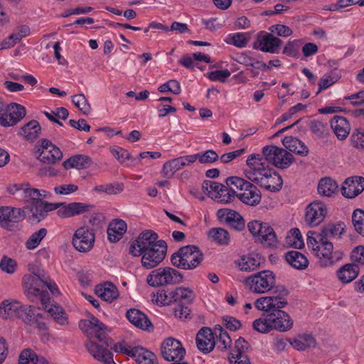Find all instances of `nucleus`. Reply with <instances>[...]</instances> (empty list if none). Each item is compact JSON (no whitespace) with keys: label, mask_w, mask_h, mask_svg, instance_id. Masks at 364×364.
<instances>
[{"label":"nucleus","mask_w":364,"mask_h":364,"mask_svg":"<svg viewBox=\"0 0 364 364\" xmlns=\"http://www.w3.org/2000/svg\"><path fill=\"white\" fill-rule=\"evenodd\" d=\"M331 127L339 140L347 138L350 131V126L346 118L334 116L331 120Z\"/></svg>","instance_id":"28"},{"label":"nucleus","mask_w":364,"mask_h":364,"mask_svg":"<svg viewBox=\"0 0 364 364\" xmlns=\"http://www.w3.org/2000/svg\"><path fill=\"white\" fill-rule=\"evenodd\" d=\"M351 219L355 232L364 237V210H355L352 213Z\"/></svg>","instance_id":"49"},{"label":"nucleus","mask_w":364,"mask_h":364,"mask_svg":"<svg viewBox=\"0 0 364 364\" xmlns=\"http://www.w3.org/2000/svg\"><path fill=\"white\" fill-rule=\"evenodd\" d=\"M364 191V178L355 176L345 180L341 188L342 195L347 198H354Z\"/></svg>","instance_id":"19"},{"label":"nucleus","mask_w":364,"mask_h":364,"mask_svg":"<svg viewBox=\"0 0 364 364\" xmlns=\"http://www.w3.org/2000/svg\"><path fill=\"white\" fill-rule=\"evenodd\" d=\"M26 217L23 210L10 206L0 207V226L12 230L15 223L22 221Z\"/></svg>","instance_id":"14"},{"label":"nucleus","mask_w":364,"mask_h":364,"mask_svg":"<svg viewBox=\"0 0 364 364\" xmlns=\"http://www.w3.org/2000/svg\"><path fill=\"white\" fill-rule=\"evenodd\" d=\"M158 235L151 230H147L141 232L136 240L131 245L129 252L134 257H139L143 252L153 247H159Z\"/></svg>","instance_id":"9"},{"label":"nucleus","mask_w":364,"mask_h":364,"mask_svg":"<svg viewBox=\"0 0 364 364\" xmlns=\"http://www.w3.org/2000/svg\"><path fill=\"white\" fill-rule=\"evenodd\" d=\"M196 341L198 350L203 353L212 351L215 345L213 333L208 327H203L198 331Z\"/></svg>","instance_id":"21"},{"label":"nucleus","mask_w":364,"mask_h":364,"mask_svg":"<svg viewBox=\"0 0 364 364\" xmlns=\"http://www.w3.org/2000/svg\"><path fill=\"white\" fill-rule=\"evenodd\" d=\"M41 132L39 122L33 119L23 125L18 134L27 141H33L39 136Z\"/></svg>","instance_id":"33"},{"label":"nucleus","mask_w":364,"mask_h":364,"mask_svg":"<svg viewBox=\"0 0 364 364\" xmlns=\"http://www.w3.org/2000/svg\"><path fill=\"white\" fill-rule=\"evenodd\" d=\"M282 144L286 149L300 156H306L309 154V149L304 142L296 137L285 136Z\"/></svg>","instance_id":"31"},{"label":"nucleus","mask_w":364,"mask_h":364,"mask_svg":"<svg viewBox=\"0 0 364 364\" xmlns=\"http://www.w3.org/2000/svg\"><path fill=\"white\" fill-rule=\"evenodd\" d=\"M72 102L83 114L87 115L90 112L91 107L83 94L73 95Z\"/></svg>","instance_id":"52"},{"label":"nucleus","mask_w":364,"mask_h":364,"mask_svg":"<svg viewBox=\"0 0 364 364\" xmlns=\"http://www.w3.org/2000/svg\"><path fill=\"white\" fill-rule=\"evenodd\" d=\"M111 153L113 156L124 166H129V164L127 162V160H132V162L136 161V159L132 158L129 152L122 148H112Z\"/></svg>","instance_id":"54"},{"label":"nucleus","mask_w":364,"mask_h":364,"mask_svg":"<svg viewBox=\"0 0 364 364\" xmlns=\"http://www.w3.org/2000/svg\"><path fill=\"white\" fill-rule=\"evenodd\" d=\"M218 192V194L215 195V200L222 203L231 202L236 194V191H231L227 185L223 184V188H219Z\"/></svg>","instance_id":"51"},{"label":"nucleus","mask_w":364,"mask_h":364,"mask_svg":"<svg viewBox=\"0 0 364 364\" xmlns=\"http://www.w3.org/2000/svg\"><path fill=\"white\" fill-rule=\"evenodd\" d=\"M245 284L252 293L266 294L274 289V295H277L275 291L279 286H276L275 274L270 270H262L247 277Z\"/></svg>","instance_id":"4"},{"label":"nucleus","mask_w":364,"mask_h":364,"mask_svg":"<svg viewBox=\"0 0 364 364\" xmlns=\"http://www.w3.org/2000/svg\"><path fill=\"white\" fill-rule=\"evenodd\" d=\"M346 225L343 222L328 223L321 229V240L329 241L331 239H339L345 232Z\"/></svg>","instance_id":"25"},{"label":"nucleus","mask_w":364,"mask_h":364,"mask_svg":"<svg viewBox=\"0 0 364 364\" xmlns=\"http://www.w3.org/2000/svg\"><path fill=\"white\" fill-rule=\"evenodd\" d=\"M360 268L355 263H348L341 266L336 272L339 281L343 284H348L353 281L358 275Z\"/></svg>","instance_id":"26"},{"label":"nucleus","mask_w":364,"mask_h":364,"mask_svg":"<svg viewBox=\"0 0 364 364\" xmlns=\"http://www.w3.org/2000/svg\"><path fill=\"white\" fill-rule=\"evenodd\" d=\"M337 188V183L330 178L321 179L318 185V192L323 196H331Z\"/></svg>","instance_id":"44"},{"label":"nucleus","mask_w":364,"mask_h":364,"mask_svg":"<svg viewBox=\"0 0 364 364\" xmlns=\"http://www.w3.org/2000/svg\"><path fill=\"white\" fill-rule=\"evenodd\" d=\"M225 182L231 191L233 190L234 191H236V190H237L239 192L242 189V188L245 186L247 187V184L250 183V181L237 176L228 177Z\"/></svg>","instance_id":"58"},{"label":"nucleus","mask_w":364,"mask_h":364,"mask_svg":"<svg viewBox=\"0 0 364 364\" xmlns=\"http://www.w3.org/2000/svg\"><path fill=\"white\" fill-rule=\"evenodd\" d=\"M321 232H316L314 231H309L307 233V245L314 252L320 245Z\"/></svg>","instance_id":"64"},{"label":"nucleus","mask_w":364,"mask_h":364,"mask_svg":"<svg viewBox=\"0 0 364 364\" xmlns=\"http://www.w3.org/2000/svg\"><path fill=\"white\" fill-rule=\"evenodd\" d=\"M237 264L240 269L244 272L254 271L260 266L259 258L253 254L243 256Z\"/></svg>","instance_id":"42"},{"label":"nucleus","mask_w":364,"mask_h":364,"mask_svg":"<svg viewBox=\"0 0 364 364\" xmlns=\"http://www.w3.org/2000/svg\"><path fill=\"white\" fill-rule=\"evenodd\" d=\"M326 214V205L322 202L314 201L306 208L305 222L311 227L318 226L323 221Z\"/></svg>","instance_id":"17"},{"label":"nucleus","mask_w":364,"mask_h":364,"mask_svg":"<svg viewBox=\"0 0 364 364\" xmlns=\"http://www.w3.org/2000/svg\"><path fill=\"white\" fill-rule=\"evenodd\" d=\"M282 183L283 181L281 176L273 170L272 173L264 178V181H262V184L259 186L271 192H277L282 188Z\"/></svg>","instance_id":"38"},{"label":"nucleus","mask_w":364,"mask_h":364,"mask_svg":"<svg viewBox=\"0 0 364 364\" xmlns=\"http://www.w3.org/2000/svg\"><path fill=\"white\" fill-rule=\"evenodd\" d=\"M127 223L122 219H114L111 221L107 228L108 240L112 242H118L126 232Z\"/></svg>","instance_id":"27"},{"label":"nucleus","mask_w":364,"mask_h":364,"mask_svg":"<svg viewBox=\"0 0 364 364\" xmlns=\"http://www.w3.org/2000/svg\"><path fill=\"white\" fill-rule=\"evenodd\" d=\"M91 159L83 154L75 155L63 161V166L65 169L77 168L84 169L90 166Z\"/></svg>","instance_id":"32"},{"label":"nucleus","mask_w":364,"mask_h":364,"mask_svg":"<svg viewBox=\"0 0 364 364\" xmlns=\"http://www.w3.org/2000/svg\"><path fill=\"white\" fill-rule=\"evenodd\" d=\"M311 131L318 138L324 137L328 134V127L323 123L319 121H311L309 124Z\"/></svg>","instance_id":"60"},{"label":"nucleus","mask_w":364,"mask_h":364,"mask_svg":"<svg viewBox=\"0 0 364 364\" xmlns=\"http://www.w3.org/2000/svg\"><path fill=\"white\" fill-rule=\"evenodd\" d=\"M208 236L219 245H228L230 241L229 232L222 228H213L210 229Z\"/></svg>","instance_id":"41"},{"label":"nucleus","mask_w":364,"mask_h":364,"mask_svg":"<svg viewBox=\"0 0 364 364\" xmlns=\"http://www.w3.org/2000/svg\"><path fill=\"white\" fill-rule=\"evenodd\" d=\"M64 204L65 203L62 205H63V208H60L57 212L58 215L62 218H69L76 215H80L88 211L91 207L90 205L83 203L74 202L68 205Z\"/></svg>","instance_id":"29"},{"label":"nucleus","mask_w":364,"mask_h":364,"mask_svg":"<svg viewBox=\"0 0 364 364\" xmlns=\"http://www.w3.org/2000/svg\"><path fill=\"white\" fill-rule=\"evenodd\" d=\"M47 234V230L44 228L33 233L26 242V247L28 250H33L38 247L41 240Z\"/></svg>","instance_id":"50"},{"label":"nucleus","mask_w":364,"mask_h":364,"mask_svg":"<svg viewBox=\"0 0 364 364\" xmlns=\"http://www.w3.org/2000/svg\"><path fill=\"white\" fill-rule=\"evenodd\" d=\"M203 254L196 245H186L181 247L171 257V264L185 270L196 268L203 260Z\"/></svg>","instance_id":"3"},{"label":"nucleus","mask_w":364,"mask_h":364,"mask_svg":"<svg viewBox=\"0 0 364 364\" xmlns=\"http://www.w3.org/2000/svg\"><path fill=\"white\" fill-rule=\"evenodd\" d=\"M26 203H30L32 205L37 203L38 201H43V199L46 198V195L41 193L37 188H31L26 187L23 189V195H22Z\"/></svg>","instance_id":"48"},{"label":"nucleus","mask_w":364,"mask_h":364,"mask_svg":"<svg viewBox=\"0 0 364 364\" xmlns=\"http://www.w3.org/2000/svg\"><path fill=\"white\" fill-rule=\"evenodd\" d=\"M247 187L249 188L246 192H236L235 196L246 205L256 206L262 199L260 191L252 183L247 184Z\"/></svg>","instance_id":"24"},{"label":"nucleus","mask_w":364,"mask_h":364,"mask_svg":"<svg viewBox=\"0 0 364 364\" xmlns=\"http://www.w3.org/2000/svg\"><path fill=\"white\" fill-rule=\"evenodd\" d=\"M261 156L265 163L267 162L282 169L287 168L294 161V157L291 153L275 145L263 147Z\"/></svg>","instance_id":"7"},{"label":"nucleus","mask_w":364,"mask_h":364,"mask_svg":"<svg viewBox=\"0 0 364 364\" xmlns=\"http://www.w3.org/2000/svg\"><path fill=\"white\" fill-rule=\"evenodd\" d=\"M41 149L38 159L43 164H54L63 158V152L60 149L53 144L50 140L43 139L40 141Z\"/></svg>","instance_id":"16"},{"label":"nucleus","mask_w":364,"mask_h":364,"mask_svg":"<svg viewBox=\"0 0 364 364\" xmlns=\"http://www.w3.org/2000/svg\"><path fill=\"white\" fill-rule=\"evenodd\" d=\"M63 203H51L46 201H38L30 208L31 215L28 220L31 223H38L47 216L48 212L58 209Z\"/></svg>","instance_id":"18"},{"label":"nucleus","mask_w":364,"mask_h":364,"mask_svg":"<svg viewBox=\"0 0 364 364\" xmlns=\"http://www.w3.org/2000/svg\"><path fill=\"white\" fill-rule=\"evenodd\" d=\"M171 297L172 303L191 304L195 299V294L191 289L181 287L171 289Z\"/></svg>","instance_id":"34"},{"label":"nucleus","mask_w":364,"mask_h":364,"mask_svg":"<svg viewBox=\"0 0 364 364\" xmlns=\"http://www.w3.org/2000/svg\"><path fill=\"white\" fill-rule=\"evenodd\" d=\"M319 258V265L322 267L331 266L343 257V252L333 251V243L327 240H321L319 247L314 253Z\"/></svg>","instance_id":"10"},{"label":"nucleus","mask_w":364,"mask_h":364,"mask_svg":"<svg viewBox=\"0 0 364 364\" xmlns=\"http://www.w3.org/2000/svg\"><path fill=\"white\" fill-rule=\"evenodd\" d=\"M247 168L245 169V177L250 181H252L260 186L262 181L268 176L273 171L264 161L263 157L259 154H250L246 161Z\"/></svg>","instance_id":"5"},{"label":"nucleus","mask_w":364,"mask_h":364,"mask_svg":"<svg viewBox=\"0 0 364 364\" xmlns=\"http://www.w3.org/2000/svg\"><path fill=\"white\" fill-rule=\"evenodd\" d=\"M219 188H223V184L211 181H205L202 184V190L209 197L215 199V195L218 194Z\"/></svg>","instance_id":"57"},{"label":"nucleus","mask_w":364,"mask_h":364,"mask_svg":"<svg viewBox=\"0 0 364 364\" xmlns=\"http://www.w3.org/2000/svg\"><path fill=\"white\" fill-rule=\"evenodd\" d=\"M301 41L300 40L289 41L285 45L283 49V54L287 55L291 58H299L300 53L299 49L301 46Z\"/></svg>","instance_id":"53"},{"label":"nucleus","mask_w":364,"mask_h":364,"mask_svg":"<svg viewBox=\"0 0 364 364\" xmlns=\"http://www.w3.org/2000/svg\"><path fill=\"white\" fill-rule=\"evenodd\" d=\"M23 305L18 301H3L0 304V316L3 319L18 317Z\"/></svg>","instance_id":"30"},{"label":"nucleus","mask_w":364,"mask_h":364,"mask_svg":"<svg viewBox=\"0 0 364 364\" xmlns=\"http://www.w3.org/2000/svg\"><path fill=\"white\" fill-rule=\"evenodd\" d=\"M350 141L355 149L364 150V127H359L353 131L350 136Z\"/></svg>","instance_id":"56"},{"label":"nucleus","mask_w":364,"mask_h":364,"mask_svg":"<svg viewBox=\"0 0 364 364\" xmlns=\"http://www.w3.org/2000/svg\"><path fill=\"white\" fill-rule=\"evenodd\" d=\"M43 282H46V277L44 275L27 274L23 277V284L28 296L41 295Z\"/></svg>","instance_id":"20"},{"label":"nucleus","mask_w":364,"mask_h":364,"mask_svg":"<svg viewBox=\"0 0 364 364\" xmlns=\"http://www.w3.org/2000/svg\"><path fill=\"white\" fill-rule=\"evenodd\" d=\"M214 333L217 337L215 343L217 344V348L218 349L220 350H225L230 348L232 345V339L228 332L225 331L221 326H215L214 328Z\"/></svg>","instance_id":"40"},{"label":"nucleus","mask_w":364,"mask_h":364,"mask_svg":"<svg viewBox=\"0 0 364 364\" xmlns=\"http://www.w3.org/2000/svg\"><path fill=\"white\" fill-rule=\"evenodd\" d=\"M161 353L166 361H182L186 355V350L178 340L168 338L161 343Z\"/></svg>","instance_id":"11"},{"label":"nucleus","mask_w":364,"mask_h":364,"mask_svg":"<svg viewBox=\"0 0 364 364\" xmlns=\"http://www.w3.org/2000/svg\"><path fill=\"white\" fill-rule=\"evenodd\" d=\"M159 247H153L142 253L141 263L146 269L156 267L165 258L167 245L164 240H159Z\"/></svg>","instance_id":"13"},{"label":"nucleus","mask_w":364,"mask_h":364,"mask_svg":"<svg viewBox=\"0 0 364 364\" xmlns=\"http://www.w3.org/2000/svg\"><path fill=\"white\" fill-rule=\"evenodd\" d=\"M250 232L267 247H274L277 243V235L274 229L267 223L260 220H252L248 223Z\"/></svg>","instance_id":"8"},{"label":"nucleus","mask_w":364,"mask_h":364,"mask_svg":"<svg viewBox=\"0 0 364 364\" xmlns=\"http://www.w3.org/2000/svg\"><path fill=\"white\" fill-rule=\"evenodd\" d=\"M139 347V346L132 347L129 346L127 343L122 342L117 343L116 344H114L113 349L115 352L122 353L132 358H134V356H136V353H137Z\"/></svg>","instance_id":"61"},{"label":"nucleus","mask_w":364,"mask_h":364,"mask_svg":"<svg viewBox=\"0 0 364 364\" xmlns=\"http://www.w3.org/2000/svg\"><path fill=\"white\" fill-rule=\"evenodd\" d=\"M95 293L99 297L107 301H112L118 296L116 287L110 282L96 286Z\"/></svg>","instance_id":"35"},{"label":"nucleus","mask_w":364,"mask_h":364,"mask_svg":"<svg viewBox=\"0 0 364 364\" xmlns=\"http://www.w3.org/2000/svg\"><path fill=\"white\" fill-rule=\"evenodd\" d=\"M93 190L95 192L106 193L107 194H117V193L122 191L123 186L119 183H117L116 185L109 183L97 186Z\"/></svg>","instance_id":"62"},{"label":"nucleus","mask_w":364,"mask_h":364,"mask_svg":"<svg viewBox=\"0 0 364 364\" xmlns=\"http://www.w3.org/2000/svg\"><path fill=\"white\" fill-rule=\"evenodd\" d=\"M194 161L197 160L202 164H210L217 161L219 159L218 154L212 149H208L205 151L198 152L193 154Z\"/></svg>","instance_id":"46"},{"label":"nucleus","mask_w":364,"mask_h":364,"mask_svg":"<svg viewBox=\"0 0 364 364\" xmlns=\"http://www.w3.org/2000/svg\"><path fill=\"white\" fill-rule=\"evenodd\" d=\"M285 258L291 267L298 269L306 268L309 264L307 258L302 253L296 250L289 251L286 254Z\"/></svg>","instance_id":"37"},{"label":"nucleus","mask_w":364,"mask_h":364,"mask_svg":"<svg viewBox=\"0 0 364 364\" xmlns=\"http://www.w3.org/2000/svg\"><path fill=\"white\" fill-rule=\"evenodd\" d=\"M294 348L298 350H305L310 348H314L316 342V339L311 334L304 333L300 334L291 342Z\"/></svg>","instance_id":"39"},{"label":"nucleus","mask_w":364,"mask_h":364,"mask_svg":"<svg viewBox=\"0 0 364 364\" xmlns=\"http://www.w3.org/2000/svg\"><path fill=\"white\" fill-rule=\"evenodd\" d=\"M275 293L277 295L263 296L255 302V307L264 311L261 317L252 323L253 329L259 333H267L272 330L286 332L293 326L289 314L282 310L288 304L289 291L284 286H279Z\"/></svg>","instance_id":"1"},{"label":"nucleus","mask_w":364,"mask_h":364,"mask_svg":"<svg viewBox=\"0 0 364 364\" xmlns=\"http://www.w3.org/2000/svg\"><path fill=\"white\" fill-rule=\"evenodd\" d=\"M154 300L160 306H166L172 304L171 289L159 290L154 295Z\"/></svg>","instance_id":"55"},{"label":"nucleus","mask_w":364,"mask_h":364,"mask_svg":"<svg viewBox=\"0 0 364 364\" xmlns=\"http://www.w3.org/2000/svg\"><path fill=\"white\" fill-rule=\"evenodd\" d=\"M21 310L18 318H21L25 323L29 326H32L34 323L33 321L37 317H43L41 314L36 313L31 306H22Z\"/></svg>","instance_id":"47"},{"label":"nucleus","mask_w":364,"mask_h":364,"mask_svg":"<svg viewBox=\"0 0 364 364\" xmlns=\"http://www.w3.org/2000/svg\"><path fill=\"white\" fill-rule=\"evenodd\" d=\"M282 42L280 38L274 36L272 33H266L258 38L254 48L263 52L277 53Z\"/></svg>","instance_id":"22"},{"label":"nucleus","mask_w":364,"mask_h":364,"mask_svg":"<svg viewBox=\"0 0 364 364\" xmlns=\"http://www.w3.org/2000/svg\"><path fill=\"white\" fill-rule=\"evenodd\" d=\"M225 220L232 228L237 231H242L245 228L244 218L236 211L231 210L228 212Z\"/></svg>","instance_id":"45"},{"label":"nucleus","mask_w":364,"mask_h":364,"mask_svg":"<svg viewBox=\"0 0 364 364\" xmlns=\"http://www.w3.org/2000/svg\"><path fill=\"white\" fill-rule=\"evenodd\" d=\"M250 346L249 343L245 341L243 338L240 337L235 342V346L230 352V355L232 353L240 354L241 355H246L245 352L250 348Z\"/></svg>","instance_id":"63"},{"label":"nucleus","mask_w":364,"mask_h":364,"mask_svg":"<svg viewBox=\"0 0 364 364\" xmlns=\"http://www.w3.org/2000/svg\"><path fill=\"white\" fill-rule=\"evenodd\" d=\"M134 358L137 364H159L158 358L153 352L140 346Z\"/></svg>","instance_id":"43"},{"label":"nucleus","mask_w":364,"mask_h":364,"mask_svg":"<svg viewBox=\"0 0 364 364\" xmlns=\"http://www.w3.org/2000/svg\"><path fill=\"white\" fill-rule=\"evenodd\" d=\"M79 328L87 335L95 337L101 343L90 341L85 344L87 351L95 359L104 364H116L113 360V354L109 349L110 339L104 332L106 326L102 322L92 316L90 320H80Z\"/></svg>","instance_id":"2"},{"label":"nucleus","mask_w":364,"mask_h":364,"mask_svg":"<svg viewBox=\"0 0 364 364\" xmlns=\"http://www.w3.org/2000/svg\"><path fill=\"white\" fill-rule=\"evenodd\" d=\"M95 236L93 230L82 226L77 229L73 236L72 243L80 252H87L94 247Z\"/></svg>","instance_id":"12"},{"label":"nucleus","mask_w":364,"mask_h":364,"mask_svg":"<svg viewBox=\"0 0 364 364\" xmlns=\"http://www.w3.org/2000/svg\"><path fill=\"white\" fill-rule=\"evenodd\" d=\"M37 354L27 348L21 351L18 358V364H37Z\"/></svg>","instance_id":"59"},{"label":"nucleus","mask_w":364,"mask_h":364,"mask_svg":"<svg viewBox=\"0 0 364 364\" xmlns=\"http://www.w3.org/2000/svg\"><path fill=\"white\" fill-rule=\"evenodd\" d=\"M26 115V109L23 106L11 103L4 107L0 114V124L4 127H10L16 124Z\"/></svg>","instance_id":"15"},{"label":"nucleus","mask_w":364,"mask_h":364,"mask_svg":"<svg viewBox=\"0 0 364 364\" xmlns=\"http://www.w3.org/2000/svg\"><path fill=\"white\" fill-rule=\"evenodd\" d=\"M126 317L131 323L139 328L148 331L154 328V326L147 316L138 309H130L127 310Z\"/></svg>","instance_id":"23"},{"label":"nucleus","mask_w":364,"mask_h":364,"mask_svg":"<svg viewBox=\"0 0 364 364\" xmlns=\"http://www.w3.org/2000/svg\"><path fill=\"white\" fill-rule=\"evenodd\" d=\"M183 275L177 269L170 267H159L152 270L146 277L147 283L154 287L178 284L183 282Z\"/></svg>","instance_id":"6"},{"label":"nucleus","mask_w":364,"mask_h":364,"mask_svg":"<svg viewBox=\"0 0 364 364\" xmlns=\"http://www.w3.org/2000/svg\"><path fill=\"white\" fill-rule=\"evenodd\" d=\"M41 301L45 309L50 314L53 319L60 325H65L68 323V317L64 309L59 305L46 304L45 302V296H43Z\"/></svg>","instance_id":"36"}]
</instances>
